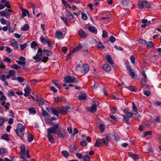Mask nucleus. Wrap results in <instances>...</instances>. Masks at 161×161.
Instances as JSON below:
<instances>
[{"mask_svg": "<svg viewBox=\"0 0 161 161\" xmlns=\"http://www.w3.org/2000/svg\"><path fill=\"white\" fill-rule=\"evenodd\" d=\"M59 126V125L57 124L54 125L53 127H50L47 129V137L49 142L52 144L53 143L55 142L54 139L53 137L52 134L54 133L57 131L56 129L58 128Z\"/></svg>", "mask_w": 161, "mask_h": 161, "instance_id": "f257e3e1", "label": "nucleus"}, {"mask_svg": "<svg viewBox=\"0 0 161 161\" xmlns=\"http://www.w3.org/2000/svg\"><path fill=\"white\" fill-rule=\"evenodd\" d=\"M25 128V127L23 126L21 123H19L17 125V129L15 130V131L17 135L20 137L22 141L24 139L23 136Z\"/></svg>", "mask_w": 161, "mask_h": 161, "instance_id": "f03ea898", "label": "nucleus"}, {"mask_svg": "<svg viewBox=\"0 0 161 161\" xmlns=\"http://www.w3.org/2000/svg\"><path fill=\"white\" fill-rule=\"evenodd\" d=\"M142 74L143 76L141 78L142 88L144 90V91H147V89L148 85L146 83L147 79V76L145 71H143L142 72Z\"/></svg>", "mask_w": 161, "mask_h": 161, "instance_id": "7ed1b4c3", "label": "nucleus"}, {"mask_svg": "<svg viewBox=\"0 0 161 161\" xmlns=\"http://www.w3.org/2000/svg\"><path fill=\"white\" fill-rule=\"evenodd\" d=\"M138 6L140 8H150L151 5L147 1H142L138 2Z\"/></svg>", "mask_w": 161, "mask_h": 161, "instance_id": "20e7f679", "label": "nucleus"}, {"mask_svg": "<svg viewBox=\"0 0 161 161\" xmlns=\"http://www.w3.org/2000/svg\"><path fill=\"white\" fill-rule=\"evenodd\" d=\"M103 144L106 146L108 145V143L106 142L105 140H103L102 138H98L96 140L94 146L95 147H99L103 146Z\"/></svg>", "mask_w": 161, "mask_h": 161, "instance_id": "39448f33", "label": "nucleus"}, {"mask_svg": "<svg viewBox=\"0 0 161 161\" xmlns=\"http://www.w3.org/2000/svg\"><path fill=\"white\" fill-rule=\"evenodd\" d=\"M126 69L127 70L129 75L133 78L139 79L138 78V76L137 74H135L134 70L131 69V66L127 65L126 66Z\"/></svg>", "mask_w": 161, "mask_h": 161, "instance_id": "423d86ee", "label": "nucleus"}, {"mask_svg": "<svg viewBox=\"0 0 161 161\" xmlns=\"http://www.w3.org/2000/svg\"><path fill=\"white\" fill-rule=\"evenodd\" d=\"M64 81L65 83H76L77 81L76 78L74 76L70 75H67L64 77Z\"/></svg>", "mask_w": 161, "mask_h": 161, "instance_id": "0eeeda50", "label": "nucleus"}, {"mask_svg": "<svg viewBox=\"0 0 161 161\" xmlns=\"http://www.w3.org/2000/svg\"><path fill=\"white\" fill-rule=\"evenodd\" d=\"M99 105V103L97 102V104L94 103L90 108H87V110L92 113H95L97 111V107Z\"/></svg>", "mask_w": 161, "mask_h": 161, "instance_id": "6e6552de", "label": "nucleus"}, {"mask_svg": "<svg viewBox=\"0 0 161 161\" xmlns=\"http://www.w3.org/2000/svg\"><path fill=\"white\" fill-rule=\"evenodd\" d=\"M89 66L87 64H84L81 68V71L82 73L85 74L88 72L89 70Z\"/></svg>", "mask_w": 161, "mask_h": 161, "instance_id": "1a4fd4ad", "label": "nucleus"}, {"mask_svg": "<svg viewBox=\"0 0 161 161\" xmlns=\"http://www.w3.org/2000/svg\"><path fill=\"white\" fill-rule=\"evenodd\" d=\"M10 42L11 46L14 47L15 49H18V43L14 39H11L10 40Z\"/></svg>", "mask_w": 161, "mask_h": 161, "instance_id": "9d476101", "label": "nucleus"}, {"mask_svg": "<svg viewBox=\"0 0 161 161\" xmlns=\"http://www.w3.org/2000/svg\"><path fill=\"white\" fill-rule=\"evenodd\" d=\"M65 14L66 17L69 20L72 19L74 18V16L72 13L67 10H66Z\"/></svg>", "mask_w": 161, "mask_h": 161, "instance_id": "9b49d317", "label": "nucleus"}, {"mask_svg": "<svg viewBox=\"0 0 161 161\" xmlns=\"http://www.w3.org/2000/svg\"><path fill=\"white\" fill-rule=\"evenodd\" d=\"M78 99L80 100H86V93L85 92L80 93L78 96Z\"/></svg>", "mask_w": 161, "mask_h": 161, "instance_id": "f8f14e48", "label": "nucleus"}, {"mask_svg": "<svg viewBox=\"0 0 161 161\" xmlns=\"http://www.w3.org/2000/svg\"><path fill=\"white\" fill-rule=\"evenodd\" d=\"M54 133L56 134L58 137L61 138H64L65 136V135L62 133L61 130L59 129L57 130V131Z\"/></svg>", "mask_w": 161, "mask_h": 161, "instance_id": "ddd939ff", "label": "nucleus"}, {"mask_svg": "<svg viewBox=\"0 0 161 161\" xmlns=\"http://www.w3.org/2000/svg\"><path fill=\"white\" fill-rule=\"evenodd\" d=\"M78 34L81 36V37L83 39H85L87 37V36L85 31L82 29L79 30Z\"/></svg>", "mask_w": 161, "mask_h": 161, "instance_id": "4468645a", "label": "nucleus"}, {"mask_svg": "<svg viewBox=\"0 0 161 161\" xmlns=\"http://www.w3.org/2000/svg\"><path fill=\"white\" fill-rule=\"evenodd\" d=\"M128 155L129 157L132 158L135 161L137 160L139 158L137 154L131 152H129Z\"/></svg>", "mask_w": 161, "mask_h": 161, "instance_id": "2eb2a0df", "label": "nucleus"}, {"mask_svg": "<svg viewBox=\"0 0 161 161\" xmlns=\"http://www.w3.org/2000/svg\"><path fill=\"white\" fill-rule=\"evenodd\" d=\"M132 111L133 112L135 111L136 112V113L134 114L135 115H136L137 114V117L136 118H140V116L139 114H138V109H137V107L135 105V104L134 102H133L132 103Z\"/></svg>", "mask_w": 161, "mask_h": 161, "instance_id": "dca6fc26", "label": "nucleus"}, {"mask_svg": "<svg viewBox=\"0 0 161 161\" xmlns=\"http://www.w3.org/2000/svg\"><path fill=\"white\" fill-rule=\"evenodd\" d=\"M56 37L58 39H60L63 38V34L60 31H57L55 33Z\"/></svg>", "mask_w": 161, "mask_h": 161, "instance_id": "f3484780", "label": "nucleus"}, {"mask_svg": "<svg viewBox=\"0 0 161 161\" xmlns=\"http://www.w3.org/2000/svg\"><path fill=\"white\" fill-rule=\"evenodd\" d=\"M42 54L44 55L47 56H50L52 54V53L51 51L47 49H44L42 50Z\"/></svg>", "mask_w": 161, "mask_h": 161, "instance_id": "a211bd4d", "label": "nucleus"}, {"mask_svg": "<svg viewBox=\"0 0 161 161\" xmlns=\"http://www.w3.org/2000/svg\"><path fill=\"white\" fill-rule=\"evenodd\" d=\"M88 29L89 31L92 33H94L95 34L97 33V30L93 26H90L89 27Z\"/></svg>", "mask_w": 161, "mask_h": 161, "instance_id": "6ab92c4d", "label": "nucleus"}, {"mask_svg": "<svg viewBox=\"0 0 161 161\" xmlns=\"http://www.w3.org/2000/svg\"><path fill=\"white\" fill-rule=\"evenodd\" d=\"M82 47V45L81 44H80L78 45V46L75 47L73 50H71V51L73 53H74L81 49Z\"/></svg>", "mask_w": 161, "mask_h": 161, "instance_id": "aec40b11", "label": "nucleus"}, {"mask_svg": "<svg viewBox=\"0 0 161 161\" xmlns=\"http://www.w3.org/2000/svg\"><path fill=\"white\" fill-rule=\"evenodd\" d=\"M112 136L115 141H118L119 140L120 137L117 134L113 133Z\"/></svg>", "mask_w": 161, "mask_h": 161, "instance_id": "412c9836", "label": "nucleus"}, {"mask_svg": "<svg viewBox=\"0 0 161 161\" xmlns=\"http://www.w3.org/2000/svg\"><path fill=\"white\" fill-rule=\"evenodd\" d=\"M103 69L106 72H108L111 70L110 66L108 64H105L103 66Z\"/></svg>", "mask_w": 161, "mask_h": 161, "instance_id": "4be33fe9", "label": "nucleus"}, {"mask_svg": "<svg viewBox=\"0 0 161 161\" xmlns=\"http://www.w3.org/2000/svg\"><path fill=\"white\" fill-rule=\"evenodd\" d=\"M106 57L107 59V61L109 63L111 64H114V61L112 59V58L109 55H107L106 56Z\"/></svg>", "mask_w": 161, "mask_h": 161, "instance_id": "5701e85b", "label": "nucleus"}, {"mask_svg": "<svg viewBox=\"0 0 161 161\" xmlns=\"http://www.w3.org/2000/svg\"><path fill=\"white\" fill-rule=\"evenodd\" d=\"M1 138L7 141H8L10 140L8 134H7L3 135L1 136Z\"/></svg>", "mask_w": 161, "mask_h": 161, "instance_id": "b1692460", "label": "nucleus"}, {"mask_svg": "<svg viewBox=\"0 0 161 161\" xmlns=\"http://www.w3.org/2000/svg\"><path fill=\"white\" fill-rule=\"evenodd\" d=\"M42 57L39 54H37L35 56L33 57V58L35 60L36 62H39L41 60V58Z\"/></svg>", "mask_w": 161, "mask_h": 161, "instance_id": "393cba45", "label": "nucleus"}, {"mask_svg": "<svg viewBox=\"0 0 161 161\" xmlns=\"http://www.w3.org/2000/svg\"><path fill=\"white\" fill-rule=\"evenodd\" d=\"M59 113L62 114H67V110L64 107H63L59 111Z\"/></svg>", "mask_w": 161, "mask_h": 161, "instance_id": "a878e982", "label": "nucleus"}, {"mask_svg": "<svg viewBox=\"0 0 161 161\" xmlns=\"http://www.w3.org/2000/svg\"><path fill=\"white\" fill-rule=\"evenodd\" d=\"M51 110L53 114L57 116H59V111L58 112L55 108H52Z\"/></svg>", "mask_w": 161, "mask_h": 161, "instance_id": "bb28decb", "label": "nucleus"}, {"mask_svg": "<svg viewBox=\"0 0 161 161\" xmlns=\"http://www.w3.org/2000/svg\"><path fill=\"white\" fill-rule=\"evenodd\" d=\"M152 131H146L142 133V136L143 137H145L147 135H151L152 134Z\"/></svg>", "mask_w": 161, "mask_h": 161, "instance_id": "cd10ccee", "label": "nucleus"}, {"mask_svg": "<svg viewBox=\"0 0 161 161\" xmlns=\"http://www.w3.org/2000/svg\"><path fill=\"white\" fill-rule=\"evenodd\" d=\"M142 24L141 25L142 28L145 27L147 25V19H144L142 20Z\"/></svg>", "mask_w": 161, "mask_h": 161, "instance_id": "c85d7f7f", "label": "nucleus"}, {"mask_svg": "<svg viewBox=\"0 0 161 161\" xmlns=\"http://www.w3.org/2000/svg\"><path fill=\"white\" fill-rule=\"evenodd\" d=\"M69 152L71 153H73L75 150H77V147L75 145L71 146L69 147Z\"/></svg>", "mask_w": 161, "mask_h": 161, "instance_id": "c756f323", "label": "nucleus"}, {"mask_svg": "<svg viewBox=\"0 0 161 161\" xmlns=\"http://www.w3.org/2000/svg\"><path fill=\"white\" fill-rule=\"evenodd\" d=\"M123 120L125 122V123L129 125H130V119L129 118L127 117L126 115H124L123 116Z\"/></svg>", "mask_w": 161, "mask_h": 161, "instance_id": "7c9ffc66", "label": "nucleus"}, {"mask_svg": "<svg viewBox=\"0 0 161 161\" xmlns=\"http://www.w3.org/2000/svg\"><path fill=\"white\" fill-rule=\"evenodd\" d=\"M27 138L28 142H31L34 139V136L32 134H29L28 135Z\"/></svg>", "mask_w": 161, "mask_h": 161, "instance_id": "2f4dec72", "label": "nucleus"}, {"mask_svg": "<svg viewBox=\"0 0 161 161\" xmlns=\"http://www.w3.org/2000/svg\"><path fill=\"white\" fill-rule=\"evenodd\" d=\"M29 29V26L28 24H25L21 28V29L23 31H26Z\"/></svg>", "mask_w": 161, "mask_h": 161, "instance_id": "473e14b6", "label": "nucleus"}, {"mask_svg": "<svg viewBox=\"0 0 161 161\" xmlns=\"http://www.w3.org/2000/svg\"><path fill=\"white\" fill-rule=\"evenodd\" d=\"M101 132H103L105 131V127L104 125L101 123L99 128Z\"/></svg>", "mask_w": 161, "mask_h": 161, "instance_id": "72a5a7b5", "label": "nucleus"}, {"mask_svg": "<svg viewBox=\"0 0 161 161\" xmlns=\"http://www.w3.org/2000/svg\"><path fill=\"white\" fill-rule=\"evenodd\" d=\"M122 4L125 6H129L130 5V3L127 2L126 0H122L121 1Z\"/></svg>", "mask_w": 161, "mask_h": 161, "instance_id": "f704fd0d", "label": "nucleus"}, {"mask_svg": "<svg viewBox=\"0 0 161 161\" xmlns=\"http://www.w3.org/2000/svg\"><path fill=\"white\" fill-rule=\"evenodd\" d=\"M147 47L149 49L154 47V46L152 42H149L147 44Z\"/></svg>", "mask_w": 161, "mask_h": 161, "instance_id": "c9c22d12", "label": "nucleus"}, {"mask_svg": "<svg viewBox=\"0 0 161 161\" xmlns=\"http://www.w3.org/2000/svg\"><path fill=\"white\" fill-rule=\"evenodd\" d=\"M53 98L54 99L55 101L56 102H61L63 101V97H54Z\"/></svg>", "mask_w": 161, "mask_h": 161, "instance_id": "e433bc0d", "label": "nucleus"}, {"mask_svg": "<svg viewBox=\"0 0 161 161\" xmlns=\"http://www.w3.org/2000/svg\"><path fill=\"white\" fill-rule=\"evenodd\" d=\"M61 154L62 155H64V156L66 158L69 157V154L68 152L65 150H64L61 152Z\"/></svg>", "mask_w": 161, "mask_h": 161, "instance_id": "4c0bfd02", "label": "nucleus"}, {"mask_svg": "<svg viewBox=\"0 0 161 161\" xmlns=\"http://www.w3.org/2000/svg\"><path fill=\"white\" fill-rule=\"evenodd\" d=\"M42 115L44 117L47 115L48 117H50V115L47 113V111L42 109Z\"/></svg>", "mask_w": 161, "mask_h": 161, "instance_id": "58836bf2", "label": "nucleus"}, {"mask_svg": "<svg viewBox=\"0 0 161 161\" xmlns=\"http://www.w3.org/2000/svg\"><path fill=\"white\" fill-rule=\"evenodd\" d=\"M28 111L31 114H35L36 113V111L35 108L33 107H32L30 108H29L28 109Z\"/></svg>", "mask_w": 161, "mask_h": 161, "instance_id": "ea45409f", "label": "nucleus"}, {"mask_svg": "<svg viewBox=\"0 0 161 161\" xmlns=\"http://www.w3.org/2000/svg\"><path fill=\"white\" fill-rule=\"evenodd\" d=\"M44 100L43 98L40 97L37 101H38L39 105H43L44 103Z\"/></svg>", "mask_w": 161, "mask_h": 161, "instance_id": "a19ab883", "label": "nucleus"}, {"mask_svg": "<svg viewBox=\"0 0 161 161\" xmlns=\"http://www.w3.org/2000/svg\"><path fill=\"white\" fill-rule=\"evenodd\" d=\"M84 161H90V157L87 155H85L83 157Z\"/></svg>", "mask_w": 161, "mask_h": 161, "instance_id": "79ce46f5", "label": "nucleus"}, {"mask_svg": "<svg viewBox=\"0 0 161 161\" xmlns=\"http://www.w3.org/2000/svg\"><path fill=\"white\" fill-rule=\"evenodd\" d=\"M25 147L24 144H22L20 147V152L22 153H25Z\"/></svg>", "mask_w": 161, "mask_h": 161, "instance_id": "37998d69", "label": "nucleus"}, {"mask_svg": "<svg viewBox=\"0 0 161 161\" xmlns=\"http://www.w3.org/2000/svg\"><path fill=\"white\" fill-rule=\"evenodd\" d=\"M52 82H53V83L55 86H56L58 88V89L59 90L61 89L59 85L58 82L56 80H53Z\"/></svg>", "mask_w": 161, "mask_h": 161, "instance_id": "c03bdc74", "label": "nucleus"}, {"mask_svg": "<svg viewBox=\"0 0 161 161\" xmlns=\"http://www.w3.org/2000/svg\"><path fill=\"white\" fill-rule=\"evenodd\" d=\"M23 12L22 13V17H24L26 16L27 15V13H29V11L27 10L24 9L22 10Z\"/></svg>", "mask_w": 161, "mask_h": 161, "instance_id": "a18cd8bd", "label": "nucleus"}, {"mask_svg": "<svg viewBox=\"0 0 161 161\" xmlns=\"http://www.w3.org/2000/svg\"><path fill=\"white\" fill-rule=\"evenodd\" d=\"M97 47L98 48L101 49H103L104 47V46L103 45V43H102L101 42L97 43Z\"/></svg>", "mask_w": 161, "mask_h": 161, "instance_id": "49530a36", "label": "nucleus"}, {"mask_svg": "<svg viewBox=\"0 0 161 161\" xmlns=\"http://www.w3.org/2000/svg\"><path fill=\"white\" fill-rule=\"evenodd\" d=\"M103 86L102 84H99L98 83H95L93 86V87L94 90L96 89L98 87H102Z\"/></svg>", "mask_w": 161, "mask_h": 161, "instance_id": "de8ad7c7", "label": "nucleus"}, {"mask_svg": "<svg viewBox=\"0 0 161 161\" xmlns=\"http://www.w3.org/2000/svg\"><path fill=\"white\" fill-rule=\"evenodd\" d=\"M81 14H82L81 18L83 20H86L87 19V17L86 14L85 13L82 12L81 13Z\"/></svg>", "mask_w": 161, "mask_h": 161, "instance_id": "09e8293b", "label": "nucleus"}, {"mask_svg": "<svg viewBox=\"0 0 161 161\" xmlns=\"http://www.w3.org/2000/svg\"><path fill=\"white\" fill-rule=\"evenodd\" d=\"M139 42L141 44H145L147 43V42L142 39H140L139 40Z\"/></svg>", "mask_w": 161, "mask_h": 161, "instance_id": "8fccbe9b", "label": "nucleus"}, {"mask_svg": "<svg viewBox=\"0 0 161 161\" xmlns=\"http://www.w3.org/2000/svg\"><path fill=\"white\" fill-rule=\"evenodd\" d=\"M116 40L115 38L113 36H111L109 38L110 41L112 43L114 42Z\"/></svg>", "mask_w": 161, "mask_h": 161, "instance_id": "3c124183", "label": "nucleus"}, {"mask_svg": "<svg viewBox=\"0 0 161 161\" xmlns=\"http://www.w3.org/2000/svg\"><path fill=\"white\" fill-rule=\"evenodd\" d=\"M136 87H133L132 86H129L128 87H127V89L130 91H137V89L136 88Z\"/></svg>", "mask_w": 161, "mask_h": 161, "instance_id": "603ef678", "label": "nucleus"}, {"mask_svg": "<svg viewBox=\"0 0 161 161\" xmlns=\"http://www.w3.org/2000/svg\"><path fill=\"white\" fill-rule=\"evenodd\" d=\"M37 45V44L36 43L35 41H33L32 42L31 44V47L33 48H35Z\"/></svg>", "mask_w": 161, "mask_h": 161, "instance_id": "864d4df0", "label": "nucleus"}, {"mask_svg": "<svg viewBox=\"0 0 161 161\" xmlns=\"http://www.w3.org/2000/svg\"><path fill=\"white\" fill-rule=\"evenodd\" d=\"M41 42L43 44H45L46 43L47 41L44 38L41 36L40 38Z\"/></svg>", "mask_w": 161, "mask_h": 161, "instance_id": "5fc2aeb1", "label": "nucleus"}, {"mask_svg": "<svg viewBox=\"0 0 161 161\" xmlns=\"http://www.w3.org/2000/svg\"><path fill=\"white\" fill-rule=\"evenodd\" d=\"M108 36V34L107 32L104 30L103 31V34H102V37L103 38H106Z\"/></svg>", "mask_w": 161, "mask_h": 161, "instance_id": "6e6d98bb", "label": "nucleus"}, {"mask_svg": "<svg viewBox=\"0 0 161 161\" xmlns=\"http://www.w3.org/2000/svg\"><path fill=\"white\" fill-rule=\"evenodd\" d=\"M17 80L19 82H23L24 81V79L21 77H18L16 78Z\"/></svg>", "mask_w": 161, "mask_h": 161, "instance_id": "4d7b16f0", "label": "nucleus"}, {"mask_svg": "<svg viewBox=\"0 0 161 161\" xmlns=\"http://www.w3.org/2000/svg\"><path fill=\"white\" fill-rule=\"evenodd\" d=\"M48 60V58L45 56L43 57L41 59L42 61L44 63H46L47 62Z\"/></svg>", "mask_w": 161, "mask_h": 161, "instance_id": "13d9d810", "label": "nucleus"}, {"mask_svg": "<svg viewBox=\"0 0 161 161\" xmlns=\"http://www.w3.org/2000/svg\"><path fill=\"white\" fill-rule=\"evenodd\" d=\"M61 19L64 21V23L66 24L67 25V21L68 19L67 17H63L62 16H61Z\"/></svg>", "mask_w": 161, "mask_h": 161, "instance_id": "bf43d9fd", "label": "nucleus"}, {"mask_svg": "<svg viewBox=\"0 0 161 161\" xmlns=\"http://www.w3.org/2000/svg\"><path fill=\"white\" fill-rule=\"evenodd\" d=\"M76 156L79 159H81L83 158V156L81 153H76Z\"/></svg>", "mask_w": 161, "mask_h": 161, "instance_id": "052dcab7", "label": "nucleus"}, {"mask_svg": "<svg viewBox=\"0 0 161 161\" xmlns=\"http://www.w3.org/2000/svg\"><path fill=\"white\" fill-rule=\"evenodd\" d=\"M87 143L86 141L83 140L80 142V145L82 147H85L86 146Z\"/></svg>", "mask_w": 161, "mask_h": 161, "instance_id": "680f3d73", "label": "nucleus"}, {"mask_svg": "<svg viewBox=\"0 0 161 161\" xmlns=\"http://www.w3.org/2000/svg\"><path fill=\"white\" fill-rule=\"evenodd\" d=\"M6 151V149L4 148H0V154H2L3 153H5Z\"/></svg>", "mask_w": 161, "mask_h": 161, "instance_id": "e2e57ef3", "label": "nucleus"}, {"mask_svg": "<svg viewBox=\"0 0 161 161\" xmlns=\"http://www.w3.org/2000/svg\"><path fill=\"white\" fill-rule=\"evenodd\" d=\"M5 7L6 6L9 9H10L11 8V6L10 4H9V2L8 1H7L6 3H5Z\"/></svg>", "mask_w": 161, "mask_h": 161, "instance_id": "0e129e2a", "label": "nucleus"}, {"mask_svg": "<svg viewBox=\"0 0 161 161\" xmlns=\"http://www.w3.org/2000/svg\"><path fill=\"white\" fill-rule=\"evenodd\" d=\"M130 59L131 63L134 64L135 62V58L133 55H131L130 57Z\"/></svg>", "mask_w": 161, "mask_h": 161, "instance_id": "69168bd1", "label": "nucleus"}, {"mask_svg": "<svg viewBox=\"0 0 161 161\" xmlns=\"http://www.w3.org/2000/svg\"><path fill=\"white\" fill-rule=\"evenodd\" d=\"M19 45L20 47L21 50H24V49L26 47L27 44L26 43H24L23 45L20 44Z\"/></svg>", "mask_w": 161, "mask_h": 161, "instance_id": "338daca9", "label": "nucleus"}, {"mask_svg": "<svg viewBox=\"0 0 161 161\" xmlns=\"http://www.w3.org/2000/svg\"><path fill=\"white\" fill-rule=\"evenodd\" d=\"M153 105L156 106H161V102H158L157 101H155L153 103Z\"/></svg>", "mask_w": 161, "mask_h": 161, "instance_id": "774afa93", "label": "nucleus"}]
</instances>
